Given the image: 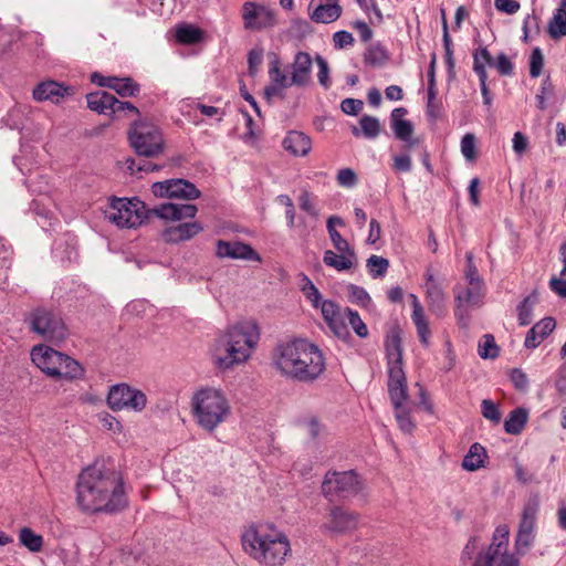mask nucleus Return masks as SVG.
Listing matches in <instances>:
<instances>
[{"label":"nucleus","mask_w":566,"mask_h":566,"mask_svg":"<svg viewBox=\"0 0 566 566\" xmlns=\"http://www.w3.org/2000/svg\"><path fill=\"white\" fill-rule=\"evenodd\" d=\"M391 128L397 139L407 143L409 147L415 145V142L411 140L413 134V126L411 122L407 119L399 122L397 120L396 125H394Z\"/></svg>","instance_id":"obj_47"},{"label":"nucleus","mask_w":566,"mask_h":566,"mask_svg":"<svg viewBox=\"0 0 566 566\" xmlns=\"http://www.w3.org/2000/svg\"><path fill=\"white\" fill-rule=\"evenodd\" d=\"M488 458L485 448L475 442L473 443L462 461V468L467 471H476L484 467V462Z\"/></svg>","instance_id":"obj_31"},{"label":"nucleus","mask_w":566,"mask_h":566,"mask_svg":"<svg viewBox=\"0 0 566 566\" xmlns=\"http://www.w3.org/2000/svg\"><path fill=\"white\" fill-rule=\"evenodd\" d=\"M337 184L343 188H354L358 184V177L352 168H342L336 175Z\"/></svg>","instance_id":"obj_52"},{"label":"nucleus","mask_w":566,"mask_h":566,"mask_svg":"<svg viewBox=\"0 0 566 566\" xmlns=\"http://www.w3.org/2000/svg\"><path fill=\"white\" fill-rule=\"evenodd\" d=\"M360 129L356 126L353 127L352 132L355 136H359L360 132L365 137L373 139L379 135L380 124L378 118L369 115L361 116L360 120Z\"/></svg>","instance_id":"obj_37"},{"label":"nucleus","mask_w":566,"mask_h":566,"mask_svg":"<svg viewBox=\"0 0 566 566\" xmlns=\"http://www.w3.org/2000/svg\"><path fill=\"white\" fill-rule=\"evenodd\" d=\"M331 241L337 252L354 250L336 229H327Z\"/></svg>","instance_id":"obj_61"},{"label":"nucleus","mask_w":566,"mask_h":566,"mask_svg":"<svg viewBox=\"0 0 566 566\" xmlns=\"http://www.w3.org/2000/svg\"><path fill=\"white\" fill-rule=\"evenodd\" d=\"M282 146L292 155L304 157L312 149V139L302 132L291 130L284 137Z\"/></svg>","instance_id":"obj_27"},{"label":"nucleus","mask_w":566,"mask_h":566,"mask_svg":"<svg viewBox=\"0 0 566 566\" xmlns=\"http://www.w3.org/2000/svg\"><path fill=\"white\" fill-rule=\"evenodd\" d=\"M105 219L118 228H136L149 218L150 210L137 198H114L104 211Z\"/></svg>","instance_id":"obj_7"},{"label":"nucleus","mask_w":566,"mask_h":566,"mask_svg":"<svg viewBox=\"0 0 566 566\" xmlns=\"http://www.w3.org/2000/svg\"><path fill=\"white\" fill-rule=\"evenodd\" d=\"M394 406L395 417L398 422L399 428L406 432L411 433L415 429L416 424L413 420L410 417V411L408 407L406 406V402H400L398 406Z\"/></svg>","instance_id":"obj_40"},{"label":"nucleus","mask_w":566,"mask_h":566,"mask_svg":"<svg viewBox=\"0 0 566 566\" xmlns=\"http://www.w3.org/2000/svg\"><path fill=\"white\" fill-rule=\"evenodd\" d=\"M528 420V411L523 407L513 409L504 421V430L510 434H520Z\"/></svg>","instance_id":"obj_32"},{"label":"nucleus","mask_w":566,"mask_h":566,"mask_svg":"<svg viewBox=\"0 0 566 566\" xmlns=\"http://www.w3.org/2000/svg\"><path fill=\"white\" fill-rule=\"evenodd\" d=\"M127 169L130 171V174L135 175L142 171L149 172L155 171L159 169V166L145 160H136L134 158H127L126 159Z\"/></svg>","instance_id":"obj_56"},{"label":"nucleus","mask_w":566,"mask_h":566,"mask_svg":"<svg viewBox=\"0 0 566 566\" xmlns=\"http://www.w3.org/2000/svg\"><path fill=\"white\" fill-rule=\"evenodd\" d=\"M409 297L411 300V308H412L411 319L416 326L419 340L423 346L428 347L429 339L431 336V331L429 327V322L424 314V310H423L419 298L417 297V295L410 294Z\"/></svg>","instance_id":"obj_25"},{"label":"nucleus","mask_w":566,"mask_h":566,"mask_svg":"<svg viewBox=\"0 0 566 566\" xmlns=\"http://www.w3.org/2000/svg\"><path fill=\"white\" fill-rule=\"evenodd\" d=\"M363 490V481L355 471H328L322 483V493L328 501L348 499Z\"/></svg>","instance_id":"obj_9"},{"label":"nucleus","mask_w":566,"mask_h":566,"mask_svg":"<svg viewBox=\"0 0 566 566\" xmlns=\"http://www.w3.org/2000/svg\"><path fill=\"white\" fill-rule=\"evenodd\" d=\"M192 409L198 424L207 431H213L230 415L226 395L216 388L197 391L192 398Z\"/></svg>","instance_id":"obj_5"},{"label":"nucleus","mask_w":566,"mask_h":566,"mask_svg":"<svg viewBox=\"0 0 566 566\" xmlns=\"http://www.w3.org/2000/svg\"><path fill=\"white\" fill-rule=\"evenodd\" d=\"M259 340V329L252 323H239L227 328L214 340L212 358L220 369H230L247 361Z\"/></svg>","instance_id":"obj_4"},{"label":"nucleus","mask_w":566,"mask_h":566,"mask_svg":"<svg viewBox=\"0 0 566 566\" xmlns=\"http://www.w3.org/2000/svg\"><path fill=\"white\" fill-rule=\"evenodd\" d=\"M364 103L356 98H345L340 103L342 111L347 115H357L363 109Z\"/></svg>","instance_id":"obj_63"},{"label":"nucleus","mask_w":566,"mask_h":566,"mask_svg":"<svg viewBox=\"0 0 566 566\" xmlns=\"http://www.w3.org/2000/svg\"><path fill=\"white\" fill-rule=\"evenodd\" d=\"M241 541L243 551L263 566H282L292 555L289 536L273 524L251 525Z\"/></svg>","instance_id":"obj_3"},{"label":"nucleus","mask_w":566,"mask_h":566,"mask_svg":"<svg viewBox=\"0 0 566 566\" xmlns=\"http://www.w3.org/2000/svg\"><path fill=\"white\" fill-rule=\"evenodd\" d=\"M538 292L533 291L530 295H527L517 306L518 313V324L521 326H526L531 324L533 319V310L534 306L538 303Z\"/></svg>","instance_id":"obj_35"},{"label":"nucleus","mask_w":566,"mask_h":566,"mask_svg":"<svg viewBox=\"0 0 566 566\" xmlns=\"http://www.w3.org/2000/svg\"><path fill=\"white\" fill-rule=\"evenodd\" d=\"M298 201H300V208L303 211L307 212L310 216H312L314 218H316L318 216V211L312 200V195L307 190L302 191V193L300 195Z\"/></svg>","instance_id":"obj_59"},{"label":"nucleus","mask_w":566,"mask_h":566,"mask_svg":"<svg viewBox=\"0 0 566 566\" xmlns=\"http://www.w3.org/2000/svg\"><path fill=\"white\" fill-rule=\"evenodd\" d=\"M464 291H457L463 295V304L469 306H480L484 297V285L469 284Z\"/></svg>","instance_id":"obj_42"},{"label":"nucleus","mask_w":566,"mask_h":566,"mask_svg":"<svg viewBox=\"0 0 566 566\" xmlns=\"http://www.w3.org/2000/svg\"><path fill=\"white\" fill-rule=\"evenodd\" d=\"M312 57L307 52H297L291 64L292 83L295 86H306L311 83Z\"/></svg>","instance_id":"obj_22"},{"label":"nucleus","mask_w":566,"mask_h":566,"mask_svg":"<svg viewBox=\"0 0 566 566\" xmlns=\"http://www.w3.org/2000/svg\"><path fill=\"white\" fill-rule=\"evenodd\" d=\"M87 107L98 114H114L116 97L105 91L94 92L86 95Z\"/></svg>","instance_id":"obj_29"},{"label":"nucleus","mask_w":566,"mask_h":566,"mask_svg":"<svg viewBox=\"0 0 566 566\" xmlns=\"http://www.w3.org/2000/svg\"><path fill=\"white\" fill-rule=\"evenodd\" d=\"M176 38L180 43L193 44L201 40L202 32L193 25H181L177 29Z\"/></svg>","instance_id":"obj_45"},{"label":"nucleus","mask_w":566,"mask_h":566,"mask_svg":"<svg viewBox=\"0 0 566 566\" xmlns=\"http://www.w3.org/2000/svg\"><path fill=\"white\" fill-rule=\"evenodd\" d=\"M318 308H321L322 316L334 336L343 342L350 339V332L346 323V307H342L332 300H324Z\"/></svg>","instance_id":"obj_14"},{"label":"nucleus","mask_w":566,"mask_h":566,"mask_svg":"<svg viewBox=\"0 0 566 566\" xmlns=\"http://www.w3.org/2000/svg\"><path fill=\"white\" fill-rule=\"evenodd\" d=\"M493 66H495L501 75H512L514 66L506 54L501 53L497 55L496 61H493Z\"/></svg>","instance_id":"obj_62"},{"label":"nucleus","mask_w":566,"mask_h":566,"mask_svg":"<svg viewBox=\"0 0 566 566\" xmlns=\"http://www.w3.org/2000/svg\"><path fill=\"white\" fill-rule=\"evenodd\" d=\"M151 192L159 198H179L193 200L200 197V190L190 181L185 179H168L154 182Z\"/></svg>","instance_id":"obj_15"},{"label":"nucleus","mask_w":566,"mask_h":566,"mask_svg":"<svg viewBox=\"0 0 566 566\" xmlns=\"http://www.w3.org/2000/svg\"><path fill=\"white\" fill-rule=\"evenodd\" d=\"M273 365L283 377L305 384L316 380L326 368L322 350L302 338L279 345L273 352Z\"/></svg>","instance_id":"obj_2"},{"label":"nucleus","mask_w":566,"mask_h":566,"mask_svg":"<svg viewBox=\"0 0 566 566\" xmlns=\"http://www.w3.org/2000/svg\"><path fill=\"white\" fill-rule=\"evenodd\" d=\"M426 300L429 311L437 317L447 314V295L441 282H439L432 273H426Z\"/></svg>","instance_id":"obj_18"},{"label":"nucleus","mask_w":566,"mask_h":566,"mask_svg":"<svg viewBox=\"0 0 566 566\" xmlns=\"http://www.w3.org/2000/svg\"><path fill=\"white\" fill-rule=\"evenodd\" d=\"M454 301H455L454 315L458 319V323L462 327H467L469 324V313L465 307L467 305L463 304V295L461 293H457Z\"/></svg>","instance_id":"obj_57"},{"label":"nucleus","mask_w":566,"mask_h":566,"mask_svg":"<svg viewBox=\"0 0 566 566\" xmlns=\"http://www.w3.org/2000/svg\"><path fill=\"white\" fill-rule=\"evenodd\" d=\"M323 262L325 265L335 269L338 272L350 270L356 262L355 250L335 253L332 250L324 252Z\"/></svg>","instance_id":"obj_30"},{"label":"nucleus","mask_w":566,"mask_h":566,"mask_svg":"<svg viewBox=\"0 0 566 566\" xmlns=\"http://www.w3.org/2000/svg\"><path fill=\"white\" fill-rule=\"evenodd\" d=\"M342 14V8L337 3L319 4L311 14V19L317 23H331Z\"/></svg>","instance_id":"obj_34"},{"label":"nucleus","mask_w":566,"mask_h":566,"mask_svg":"<svg viewBox=\"0 0 566 566\" xmlns=\"http://www.w3.org/2000/svg\"><path fill=\"white\" fill-rule=\"evenodd\" d=\"M300 289L305 295V297L311 302L313 307L318 308V306L322 304L324 300H322V295L317 287L314 285L312 280L305 275H300Z\"/></svg>","instance_id":"obj_39"},{"label":"nucleus","mask_w":566,"mask_h":566,"mask_svg":"<svg viewBox=\"0 0 566 566\" xmlns=\"http://www.w3.org/2000/svg\"><path fill=\"white\" fill-rule=\"evenodd\" d=\"M482 416L491 422L497 424L501 421L502 413L499 407L491 399H483L481 402Z\"/></svg>","instance_id":"obj_51"},{"label":"nucleus","mask_w":566,"mask_h":566,"mask_svg":"<svg viewBox=\"0 0 566 566\" xmlns=\"http://www.w3.org/2000/svg\"><path fill=\"white\" fill-rule=\"evenodd\" d=\"M461 153L467 160L476 158L475 136L471 133L465 134L461 140Z\"/></svg>","instance_id":"obj_55"},{"label":"nucleus","mask_w":566,"mask_h":566,"mask_svg":"<svg viewBox=\"0 0 566 566\" xmlns=\"http://www.w3.org/2000/svg\"><path fill=\"white\" fill-rule=\"evenodd\" d=\"M269 76H270L271 83L279 85L284 90L294 85L292 83V76L289 77L281 70L280 62L276 59L274 61H272L270 64Z\"/></svg>","instance_id":"obj_44"},{"label":"nucleus","mask_w":566,"mask_h":566,"mask_svg":"<svg viewBox=\"0 0 566 566\" xmlns=\"http://www.w3.org/2000/svg\"><path fill=\"white\" fill-rule=\"evenodd\" d=\"M128 139L138 156L153 158L164 151L165 140L160 129L146 119H139L132 125Z\"/></svg>","instance_id":"obj_8"},{"label":"nucleus","mask_w":566,"mask_h":566,"mask_svg":"<svg viewBox=\"0 0 566 566\" xmlns=\"http://www.w3.org/2000/svg\"><path fill=\"white\" fill-rule=\"evenodd\" d=\"M544 67V55L539 48H534L530 56V75L538 77Z\"/></svg>","instance_id":"obj_54"},{"label":"nucleus","mask_w":566,"mask_h":566,"mask_svg":"<svg viewBox=\"0 0 566 566\" xmlns=\"http://www.w3.org/2000/svg\"><path fill=\"white\" fill-rule=\"evenodd\" d=\"M31 329L46 340L60 342L66 336L62 318L53 311L36 308L30 318Z\"/></svg>","instance_id":"obj_11"},{"label":"nucleus","mask_w":566,"mask_h":566,"mask_svg":"<svg viewBox=\"0 0 566 566\" xmlns=\"http://www.w3.org/2000/svg\"><path fill=\"white\" fill-rule=\"evenodd\" d=\"M556 321L553 317H544L537 322L526 334L524 346L527 349L536 348L555 329Z\"/></svg>","instance_id":"obj_26"},{"label":"nucleus","mask_w":566,"mask_h":566,"mask_svg":"<svg viewBox=\"0 0 566 566\" xmlns=\"http://www.w3.org/2000/svg\"><path fill=\"white\" fill-rule=\"evenodd\" d=\"M365 62L371 66H382L389 59L387 51L380 45H371L365 53Z\"/></svg>","instance_id":"obj_46"},{"label":"nucleus","mask_w":566,"mask_h":566,"mask_svg":"<svg viewBox=\"0 0 566 566\" xmlns=\"http://www.w3.org/2000/svg\"><path fill=\"white\" fill-rule=\"evenodd\" d=\"M315 61L318 66V82L324 88L327 90L331 86L328 64L326 60L321 55H316Z\"/></svg>","instance_id":"obj_58"},{"label":"nucleus","mask_w":566,"mask_h":566,"mask_svg":"<svg viewBox=\"0 0 566 566\" xmlns=\"http://www.w3.org/2000/svg\"><path fill=\"white\" fill-rule=\"evenodd\" d=\"M197 207L192 203H163L150 210V213L164 220L192 219L197 214Z\"/></svg>","instance_id":"obj_20"},{"label":"nucleus","mask_w":566,"mask_h":566,"mask_svg":"<svg viewBox=\"0 0 566 566\" xmlns=\"http://www.w3.org/2000/svg\"><path fill=\"white\" fill-rule=\"evenodd\" d=\"M71 87L55 81H46L38 84L33 90V97L39 102L51 101L59 103L64 96L71 94Z\"/></svg>","instance_id":"obj_24"},{"label":"nucleus","mask_w":566,"mask_h":566,"mask_svg":"<svg viewBox=\"0 0 566 566\" xmlns=\"http://www.w3.org/2000/svg\"><path fill=\"white\" fill-rule=\"evenodd\" d=\"M347 290L348 298L352 303L363 307H368L371 305V297L364 287L355 284H349Z\"/></svg>","instance_id":"obj_48"},{"label":"nucleus","mask_w":566,"mask_h":566,"mask_svg":"<svg viewBox=\"0 0 566 566\" xmlns=\"http://www.w3.org/2000/svg\"><path fill=\"white\" fill-rule=\"evenodd\" d=\"M548 34L552 39L566 36V12L564 9H556L548 22Z\"/></svg>","instance_id":"obj_38"},{"label":"nucleus","mask_w":566,"mask_h":566,"mask_svg":"<svg viewBox=\"0 0 566 566\" xmlns=\"http://www.w3.org/2000/svg\"><path fill=\"white\" fill-rule=\"evenodd\" d=\"M369 274L374 279L382 277L389 268V261L386 258L373 254L366 261Z\"/></svg>","instance_id":"obj_43"},{"label":"nucleus","mask_w":566,"mask_h":566,"mask_svg":"<svg viewBox=\"0 0 566 566\" xmlns=\"http://www.w3.org/2000/svg\"><path fill=\"white\" fill-rule=\"evenodd\" d=\"M147 403L146 395L126 384L112 386L107 395V405L113 411L133 410L142 411Z\"/></svg>","instance_id":"obj_13"},{"label":"nucleus","mask_w":566,"mask_h":566,"mask_svg":"<svg viewBox=\"0 0 566 566\" xmlns=\"http://www.w3.org/2000/svg\"><path fill=\"white\" fill-rule=\"evenodd\" d=\"M400 329L394 328L386 336L385 350L387 365L390 366H402V345H401Z\"/></svg>","instance_id":"obj_28"},{"label":"nucleus","mask_w":566,"mask_h":566,"mask_svg":"<svg viewBox=\"0 0 566 566\" xmlns=\"http://www.w3.org/2000/svg\"><path fill=\"white\" fill-rule=\"evenodd\" d=\"M77 504L84 512L117 513L127 506L120 473L105 460H96L78 475Z\"/></svg>","instance_id":"obj_1"},{"label":"nucleus","mask_w":566,"mask_h":566,"mask_svg":"<svg viewBox=\"0 0 566 566\" xmlns=\"http://www.w3.org/2000/svg\"><path fill=\"white\" fill-rule=\"evenodd\" d=\"M333 42L336 49H344L354 43V36L350 32L340 30L334 33Z\"/></svg>","instance_id":"obj_64"},{"label":"nucleus","mask_w":566,"mask_h":566,"mask_svg":"<svg viewBox=\"0 0 566 566\" xmlns=\"http://www.w3.org/2000/svg\"><path fill=\"white\" fill-rule=\"evenodd\" d=\"M216 254L219 258L260 261V255L251 245L238 241L229 242L219 240L216 247Z\"/></svg>","instance_id":"obj_21"},{"label":"nucleus","mask_w":566,"mask_h":566,"mask_svg":"<svg viewBox=\"0 0 566 566\" xmlns=\"http://www.w3.org/2000/svg\"><path fill=\"white\" fill-rule=\"evenodd\" d=\"M19 542L31 553H39L43 548V537L30 527H22L19 531Z\"/></svg>","instance_id":"obj_36"},{"label":"nucleus","mask_w":566,"mask_h":566,"mask_svg":"<svg viewBox=\"0 0 566 566\" xmlns=\"http://www.w3.org/2000/svg\"><path fill=\"white\" fill-rule=\"evenodd\" d=\"M360 515L340 505L328 509L321 531L328 535H346L356 531Z\"/></svg>","instance_id":"obj_12"},{"label":"nucleus","mask_w":566,"mask_h":566,"mask_svg":"<svg viewBox=\"0 0 566 566\" xmlns=\"http://www.w3.org/2000/svg\"><path fill=\"white\" fill-rule=\"evenodd\" d=\"M539 32V20L535 14H527L523 21V40L526 42L530 33Z\"/></svg>","instance_id":"obj_60"},{"label":"nucleus","mask_w":566,"mask_h":566,"mask_svg":"<svg viewBox=\"0 0 566 566\" xmlns=\"http://www.w3.org/2000/svg\"><path fill=\"white\" fill-rule=\"evenodd\" d=\"M346 321H348V324L352 326L354 332L357 336L360 338H365L368 336V328L367 325L363 322L360 318L358 312L352 310L350 307H346Z\"/></svg>","instance_id":"obj_49"},{"label":"nucleus","mask_w":566,"mask_h":566,"mask_svg":"<svg viewBox=\"0 0 566 566\" xmlns=\"http://www.w3.org/2000/svg\"><path fill=\"white\" fill-rule=\"evenodd\" d=\"M33 364L54 379L74 380L84 376V368L72 357L45 345H36L31 350Z\"/></svg>","instance_id":"obj_6"},{"label":"nucleus","mask_w":566,"mask_h":566,"mask_svg":"<svg viewBox=\"0 0 566 566\" xmlns=\"http://www.w3.org/2000/svg\"><path fill=\"white\" fill-rule=\"evenodd\" d=\"M242 18L244 28L250 30L269 28L275 23L273 11L264 6H258L254 2H245L243 4Z\"/></svg>","instance_id":"obj_17"},{"label":"nucleus","mask_w":566,"mask_h":566,"mask_svg":"<svg viewBox=\"0 0 566 566\" xmlns=\"http://www.w3.org/2000/svg\"><path fill=\"white\" fill-rule=\"evenodd\" d=\"M467 259V269H465V280L469 284H475V285H484L483 280L481 279L479 271L473 262V254L471 252H468L465 255Z\"/></svg>","instance_id":"obj_53"},{"label":"nucleus","mask_w":566,"mask_h":566,"mask_svg":"<svg viewBox=\"0 0 566 566\" xmlns=\"http://www.w3.org/2000/svg\"><path fill=\"white\" fill-rule=\"evenodd\" d=\"M479 355L483 359H495L500 355V348L495 343V338L491 334L483 335L479 342Z\"/></svg>","instance_id":"obj_41"},{"label":"nucleus","mask_w":566,"mask_h":566,"mask_svg":"<svg viewBox=\"0 0 566 566\" xmlns=\"http://www.w3.org/2000/svg\"><path fill=\"white\" fill-rule=\"evenodd\" d=\"M509 534L506 525L496 527L491 545L476 556L473 566H520L518 558L507 553Z\"/></svg>","instance_id":"obj_10"},{"label":"nucleus","mask_w":566,"mask_h":566,"mask_svg":"<svg viewBox=\"0 0 566 566\" xmlns=\"http://www.w3.org/2000/svg\"><path fill=\"white\" fill-rule=\"evenodd\" d=\"M536 515L535 504L528 503L524 506L514 543L518 555H525L535 541Z\"/></svg>","instance_id":"obj_16"},{"label":"nucleus","mask_w":566,"mask_h":566,"mask_svg":"<svg viewBox=\"0 0 566 566\" xmlns=\"http://www.w3.org/2000/svg\"><path fill=\"white\" fill-rule=\"evenodd\" d=\"M111 90L122 97H134L139 94L140 85L132 77H117L111 80Z\"/></svg>","instance_id":"obj_33"},{"label":"nucleus","mask_w":566,"mask_h":566,"mask_svg":"<svg viewBox=\"0 0 566 566\" xmlns=\"http://www.w3.org/2000/svg\"><path fill=\"white\" fill-rule=\"evenodd\" d=\"M388 394L392 405L406 402L408 399L407 379L402 366L388 367Z\"/></svg>","instance_id":"obj_19"},{"label":"nucleus","mask_w":566,"mask_h":566,"mask_svg":"<svg viewBox=\"0 0 566 566\" xmlns=\"http://www.w3.org/2000/svg\"><path fill=\"white\" fill-rule=\"evenodd\" d=\"M201 223L197 221L179 223L174 227H169L163 231V239L167 243H179L181 241H187L196 237L199 232L202 231Z\"/></svg>","instance_id":"obj_23"},{"label":"nucleus","mask_w":566,"mask_h":566,"mask_svg":"<svg viewBox=\"0 0 566 566\" xmlns=\"http://www.w3.org/2000/svg\"><path fill=\"white\" fill-rule=\"evenodd\" d=\"M493 57L486 48H481L473 53V71L479 75L480 69L485 70V65L493 66Z\"/></svg>","instance_id":"obj_50"}]
</instances>
